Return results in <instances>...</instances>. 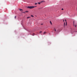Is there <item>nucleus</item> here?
Listing matches in <instances>:
<instances>
[{"instance_id":"11","label":"nucleus","mask_w":77,"mask_h":77,"mask_svg":"<svg viewBox=\"0 0 77 77\" xmlns=\"http://www.w3.org/2000/svg\"><path fill=\"white\" fill-rule=\"evenodd\" d=\"M44 2V1H41L40 2V3H42V2Z\"/></svg>"},{"instance_id":"21","label":"nucleus","mask_w":77,"mask_h":77,"mask_svg":"<svg viewBox=\"0 0 77 77\" xmlns=\"http://www.w3.org/2000/svg\"><path fill=\"white\" fill-rule=\"evenodd\" d=\"M64 20H63V22H64Z\"/></svg>"},{"instance_id":"14","label":"nucleus","mask_w":77,"mask_h":77,"mask_svg":"<svg viewBox=\"0 0 77 77\" xmlns=\"http://www.w3.org/2000/svg\"><path fill=\"white\" fill-rule=\"evenodd\" d=\"M40 33H42V31H41L39 32Z\"/></svg>"},{"instance_id":"2","label":"nucleus","mask_w":77,"mask_h":77,"mask_svg":"<svg viewBox=\"0 0 77 77\" xmlns=\"http://www.w3.org/2000/svg\"><path fill=\"white\" fill-rule=\"evenodd\" d=\"M65 21L66 22V23L65 24V22H64V28L65 26H66V25H67V23H66V20H65Z\"/></svg>"},{"instance_id":"17","label":"nucleus","mask_w":77,"mask_h":77,"mask_svg":"<svg viewBox=\"0 0 77 77\" xmlns=\"http://www.w3.org/2000/svg\"><path fill=\"white\" fill-rule=\"evenodd\" d=\"M23 13L24 14H26V12H23Z\"/></svg>"},{"instance_id":"3","label":"nucleus","mask_w":77,"mask_h":77,"mask_svg":"<svg viewBox=\"0 0 77 77\" xmlns=\"http://www.w3.org/2000/svg\"><path fill=\"white\" fill-rule=\"evenodd\" d=\"M46 33H47V32H44L43 33V35H45V34Z\"/></svg>"},{"instance_id":"8","label":"nucleus","mask_w":77,"mask_h":77,"mask_svg":"<svg viewBox=\"0 0 77 77\" xmlns=\"http://www.w3.org/2000/svg\"><path fill=\"white\" fill-rule=\"evenodd\" d=\"M30 18V17H27V19H28V18Z\"/></svg>"},{"instance_id":"16","label":"nucleus","mask_w":77,"mask_h":77,"mask_svg":"<svg viewBox=\"0 0 77 77\" xmlns=\"http://www.w3.org/2000/svg\"><path fill=\"white\" fill-rule=\"evenodd\" d=\"M73 25L74 26V21H73Z\"/></svg>"},{"instance_id":"13","label":"nucleus","mask_w":77,"mask_h":77,"mask_svg":"<svg viewBox=\"0 0 77 77\" xmlns=\"http://www.w3.org/2000/svg\"><path fill=\"white\" fill-rule=\"evenodd\" d=\"M25 12H29V11H25Z\"/></svg>"},{"instance_id":"22","label":"nucleus","mask_w":77,"mask_h":77,"mask_svg":"<svg viewBox=\"0 0 77 77\" xmlns=\"http://www.w3.org/2000/svg\"><path fill=\"white\" fill-rule=\"evenodd\" d=\"M41 9V8H39V9Z\"/></svg>"},{"instance_id":"4","label":"nucleus","mask_w":77,"mask_h":77,"mask_svg":"<svg viewBox=\"0 0 77 77\" xmlns=\"http://www.w3.org/2000/svg\"><path fill=\"white\" fill-rule=\"evenodd\" d=\"M54 30L55 31V32H56V29H55V28H54Z\"/></svg>"},{"instance_id":"5","label":"nucleus","mask_w":77,"mask_h":77,"mask_svg":"<svg viewBox=\"0 0 77 77\" xmlns=\"http://www.w3.org/2000/svg\"><path fill=\"white\" fill-rule=\"evenodd\" d=\"M19 10L20 11H23V9H20Z\"/></svg>"},{"instance_id":"15","label":"nucleus","mask_w":77,"mask_h":77,"mask_svg":"<svg viewBox=\"0 0 77 77\" xmlns=\"http://www.w3.org/2000/svg\"><path fill=\"white\" fill-rule=\"evenodd\" d=\"M37 4H38V3H35V5H37Z\"/></svg>"},{"instance_id":"18","label":"nucleus","mask_w":77,"mask_h":77,"mask_svg":"<svg viewBox=\"0 0 77 77\" xmlns=\"http://www.w3.org/2000/svg\"><path fill=\"white\" fill-rule=\"evenodd\" d=\"M62 10H63V8H62V9H61Z\"/></svg>"},{"instance_id":"7","label":"nucleus","mask_w":77,"mask_h":77,"mask_svg":"<svg viewBox=\"0 0 77 77\" xmlns=\"http://www.w3.org/2000/svg\"><path fill=\"white\" fill-rule=\"evenodd\" d=\"M38 3L39 4V5H40L41 4V2H38Z\"/></svg>"},{"instance_id":"12","label":"nucleus","mask_w":77,"mask_h":77,"mask_svg":"<svg viewBox=\"0 0 77 77\" xmlns=\"http://www.w3.org/2000/svg\"><path fill=\"white\" fill-rule=\"evenodd\" d=\"M31 17H34V16L32 15H31Z\"/></svg>"},{"instance_id":"6","label":"nucleus","mask_w":77,"mask_h":77,"mask_svg":"<svg viewBox=\"0 0 77 77\" xmlns=\"http://www.w3.org/2000/svg\"><path fill=\"white\" fill-rule=\"evenodd\" d=\"M14 18H15V19H16V18H17V16H15L14 17Z\"/></svg>"},{"instance_id":"9","label":"nucleus","mask_w":77,"mask_h":77,"mask_svg":"<svg viewBox=\"0 0 77 77\" xmlns=\"http://www.w3.org/2000/svg\"><path fill=\"white\" fill-rule=\"evenodd\" d=\"M50 23L51 24H52V23H51V21H50Z\"/></svg>"},{"instance_id":"1","label":"nucleus","mask_w":77,"mask_h":77,"mask_svg":"<svg viewBox=\"0 0 77 77\" xmlns=\"http://www.w3.org/2000/svg\"><path fill=\"white\" fill-rule=\"evenodd\" d=\"M35 7H36V6H28L27 7V8H28L29 9H32L33 8H35Z\"/></svg>"},{"instance_id":"10","label":"nucleus","mask_w":77,"mask_h":77,"mask_svg":"<svg viewBox=\"0 0 77 77\" xmlns=\"http://www.w3.org/2000/svg\"><path fill=\"white\" fill-rule=\"evenodd\" d=\"M34 35H35V33H33V34L32 35V36H34Z\"/></svg>"},{"instance_id":"20","label":"nucleus","mask_w":77,"mask_h":77,"mask_svg":"<svg viewBox=\"0 0 77 77\" xmlns=\"http://www.w3.org/2000/svg\"><path fill=\"white\" fill-rule=\"evenodd\" d=\"M43 24L42 23L41 24V25H42Z\"/></svg>"},{"instance_id":"19","label":"nucleus","mask_w":77,"mask_h":77,"mask_svg":"<svg viewBox=\"0 0 77 77\" xmlns=\"http://www.w3.org/2000/svg\"><path fill=\"white\" fill-rule=\"evenodd\" d=\"M75 27H76V25H75Z\"/></svg>"}]
</instances>
